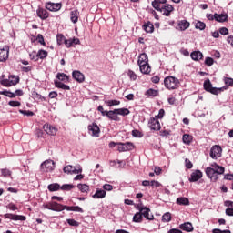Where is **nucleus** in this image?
Segmentation results:
<instances>
[{
	"label": "nucleus",
	"instance_id": "de8ad7c7",
	"mask_svg": "<svg viewBox=\"0 0 233 233\" xmlns=\"http://www.w3.org/2000/svg\"><path fill=\"white\" fill-rule=\"evenodd\" d=\"M224 83L228 87H233V78L231 77H224Z\"/></svg>",
	"mask_w": 233,
	"mask_h": 233
},
{
	"label": "nucleus",
	"instance_id": "aec40b11",
	"mask_svg": "<svg viewBox=\"0 0 233 233\" xmlns=\"http://www.w3.org/2000/svg\"><path fill=\"white\" fill-rule=\"evenodd\" d=\"M211 167L213 171H215L216 175H223L225 173V167L223 166H218V164H216V162H213L211 164Z\"/></svg>",
	"mask_w": 233,
	"mask_h": 233
},
{
	"label": "nucleus",
	"instance_id": "dca6fc26",
	"mask_svg": "<svg viewBox=\"0 0 233 233\" xmlns=\"http://www.w3.org/2000/svg\"><path fill=\"white\" fill-rule=\"evenodd\" d=\"M5 218H9V219H12V220H15V221H17V220H21V221H25L26 220V217L25 216H23V215H14V214H11V213H6L4 215Z\"/></svg>",
	"mask_w": 233,
	"mask_h": 233
},
{
	"label": "nucleus",
	"instance_id": "3c124183",
	"mask_svg": "<svg viewBox=\"0 0 233 233\" xmlns=\"http://www.w3.org/2000/svg\"><path fill=\"white\" fill-rule=\"evenodd\" d=\"M38 59H45L47 56V52L45 50H39L37 53Z\"/></svg>",
	"mask_w": 233,
	"mask_h": 233
},
{
	"label": "nucleus",
	"instance_id": "b1692460",
	"mask_svg": "<svg viewBox=\"0 0 233 233\" xmlns=\"http://www.w3.org/2000/svg\"><path fill=\"white\" fill-rule=\"evenodd\" d=\"M36 14H37L38 17H40V19H42L43 21H45L46 19H47V17H49L48 12L46 9L41 8V7H39L36 10Z\"/></svg>",
	"mask_w": 233,
	"mask_h": 233
},
{
	"label": "nucleus",
	"instance_id": "e2e57ef3",
	"mask_svg": "<svg viewBox=\"0 0 233 233\" xmlns=\"http://www.w3.org/2000/svg\"><path fill=\"white\" fill-rule=\"evenodd\" d=\"M36 40H37L41 45H43V46L46 45V43H45V41H44V37H43L42 35L39 34V35H37V37H36Z\"/></svg>",
	"mask_w": 233,
	"mask_h": 233
},
{
	"label": "nucleus",
	"instance_id": "2f4dec72",
	"mask_svg": "<svg viewBox=\"0 0 233 233\" xmlns=\"http://www.w3.org/2000/svg\"><path fill=\"white\" fill-rule=\"evenodd\" d=\"M121 102L119 100H105V105L107 107L120 106Z\"/></svg>",
	"mask_w": 233,
	"mask_h": 233
},
{
	"label": "nucleus",
	"instance_id": "69168bd1",
	"mask_svg": "<svg viewBox=\"0 0 233 233\" xmlns=\"http://www.w3.org/2000/svg\"><path fill=\"white\" fill-rule=\"evenodd\" d=\"M225 207H227L228 208H233V201H230V200L225 201Z\"/></svg>",
	"mask_w": 233,
	"mask_h": 233
},
{
	"label": "nucleus",
	"instance_id": "5fc2aeb1",
	"mask_svg": "<svg viewBox=\"0 0 233 233\" xmlns=\"http://www.w3.org/2000/svg\"><path fill=\"white\" fill-rule=\"evenodd\" d=\"M103 190L104 191H112L114 187L111 185V184H104L103 187H102Z\"/></svg>",
	"mask_w": 233,
	"mask_h": 233
},
{
	"label": "nucleus",
	"instance_id": "6e6552de",
	"mask_svg": "<svg viewBox=\"0 0 233 233\" xmlns=\"http://www.w3.org/2000/svg\"><path fill=\"white\" fill-rule=\"evenodd\" d=\"M55 168V162L54 160H45L43 164H41V170L43 172L48 173L53 171Z\"/></svg>",
	"mask_w": 233,
	"mask_h": 233
},
{
	"label": "nucleus",
	"instance_id": "f257e3e1",
	"mask_svg": "<svg viewBox=\"0 0 233 233\" xmlns=\"http://www.w3.org/2000/svg\"><path fill=\"white\" fill-rule=\"evenodd\" d=\"M180 81L176 76H167L164 79V86L167 90H177L179 88Z\"/></svg>",
	"mask_w": 233,
	"mask_h": 233
},
{
	"label": "nucleus",
	"instance_id": "09e8293b",
	"mask_svg": "<svg viewBox=\"0 0 233 233\" xmlns=\"http://www.w3.org/2000/svg\"><path fill=\"white\" fill-rule=\"evenodd\" d=\"M66 222H67L70 226H72V227H78V226H80V223H79L78 221L73 219V218H68V219H66Z\"/></svg>",
	"mask_w": 233,
	"mask_h": 233
},
{
	"label": "nucleus",
	"instance_id": "bf43d9fd",
	"mask_svg": "<svg viewBox=\"0 0 233 233\" xmlns=\"http://www.w3.org/2000/svg\"><path fill=\"white\" fill-rule=\"evenodd\" d=\"M73 212H80L81 214H83L84 209L79 206H73Z\"/></svg>",
	"mask_w": 233,
	"mask_h": 233
},
{
	"label": "nucleus",
	"instance_id": "393cba45",
	"mask_svg": "<svg viewBox=\"0 0 233 233\" xmlns=\"http://www.w3.org/2000/svg\"><path fill=\"white\" fill-rule=\"evenodd\" d=\"M55 86L58 89H62V90H65V91H70L71 90V87L70 86L61 82V81H57V80H55Z\"/></svg>",
	"mask_w": 233,
	"mask_h": 233
},
{
	"label": "nucleus",
	"instance_id": "ddd939ff",
	"mask_svg": "<svg viewBox=\"0 0 233 233\" xmlns=\"http://www.w3.org/2000/svg\"><path fill=\"white\" fill-rule=\"evenodd\" d=\"M139 213L141 214L142 217L146 218L147 220L154 219V216L150 214V208L147 207H140Z\"/></svg>",
	"mask_w": 233,
	"mask_h": 233
},
{
	"label": "nucleus",
	"instance_id": "2eb2a0df",
	"mask_svg": "<svg viewBox=\"0 0 233 233\" xmlns=\"http://www.w3.org/2000/svg\"><path fill=\"white\" fill-rule=\"evenodd\" d=\"M72 76L78 83H84L86 79L85 75L79 70H74L72 72Z\"/></svg>",
	"mask_w": 233,
	"mask_h": 233
},
{
	"label": "nucleus",
	"instance_id": "473e14b6",
	"mask_svg": "<svg viewBox=\"0 0 233 233\" xmlns=\"http://www.w3.org/2000/svg\"><path fill=\"white\" fill-rule=\"evenodd\" d=\"M70 15H71L70 19L74 24L78 22L79 17H78V11L77 10L71 11Z\"/></svg>",
	"mask_w": 233,
	"mask_h": 233
},
{
	"label": "nucleus",
	"instance_id": "c9c22d12",
	"mask_svg": "<svg viewBox=\"0 0 233 233\" xmlns=\"http://www.w3.org/2000/svg\"><path fill=\"white\" fill-rule=\"evenodd\" d=\"M140 68V72L144 75H148L151 72V67L149 66V64H144L143 65V69L141 67Z\"/></svg>",
	"mask_w": 233,
	"mask_h": 233
},
{
	"label": "nucleus",
	"instance_id": "680f3d73",
	"mask_svg": "<svg viewBox=\"0 0 233 233\" xmlns=\"http://www.w3.org/2000/svg\"><path fill=\"white\" fill-rule=\"evenodd\" d=\"M206 17L209 20V21H216V14H206Z\"/></svg>",
	"mask_w": 233,
	"mask_h": 233
},
{
	"label": "nucleus",
	"instance_id": "864d4df0",
	"mask_svg": "<svg viewBox=\"0 0 233 233\" xmlns=\"http://www.w3.org/2000/svg\"><path fill=\"white\" fill-rule=\"evenodd\" d=\"M204 64L208 66H212L214 65V59L211 57L205 58Z\"/></svg>",
	"mask_w": 233,
	"mask_h": 233
},
{
	"label": "nucleus",
	"instance_id": "a18cd8bd",
	"mask_svg": "<svg viewBox=\"0 0 233 233\" xmlns=\"http://www.w3.org/2000/svg\"><path fill=\"white\" fill-rule=\"evenodd\" d=\"M56 41H57V44L59 46H61V45L65 44V41H66V38H65V36L63 35L58 34L56 35Z\"/></svg>",
	"mask_w": 233,
	"mask_h": 233
},
{
	"label": "nucleus",
	"instance_id": "0eeeda50",
	"mask_svg": "<svg viewBox=\"0 0 233 233\" xmlns=\"http://www.w3.org/2000/svg\"><path fill=\"white\" fill-rule=\"evenodd\" d=\"M87 129L90 136L94 137H100V127H98L97 124L92 123L91 125L88 126Z\"/></svg>",
	"mask_w": 233,
	"mask_h": 233
},
{
	"label": "nucleus",
	"instance_id": "412c9836",
	"mask_svg": "<svg viewBox=\"0 0 233 233\" xmlns=\"http://www.w3.org/2000/svg\"><path fill=\"white\" fill-rule=\"evenodd\" d=\"M50 210L53 212H63V205L56 202V201H51L50 202Z\"/></svg>",
	"mask_w": 233,
	"mask_h": 233
},
{
	"label": "nucleus",
	"instance_id": "0e129e2a",
	"mask_svg": "<svg viewBox=\"0 0 233 233\" xmlns=\"http://www.w3.org/2000/svg\"><path fill=\"white\" fill-rule=\"evenodd\" d=\"M21 114H24V116H34V113L32 111H26V110H20Z\"/></svg>",
	"mask_w": 233,
	"mask_h": 233
},
{
	"label": "nucleus",
	"instance_id": "e433bc0d",
	"mask_svg": "<svg viewBox=\"0 0 233 233\" xmlns=\"http://www.w3.org/2000/svg\"><path fill=\"white\" fill-rule=\"evenodd\" d=\"M77 188L82 192V193H87L90 189L89 186L86 184H78Z\"/></svg>",
	"mask_w": 233,
	"mask_h": 233
},
{
	"label": "nucleus",
	"instance_id": "f03ea898",
	"mask_svg": "<svg viewBox=\"0 0 233 233\" xmlns=\"http://www.w3.org/2000/svg\"><path fill=\"white\" fill-rule=\"evenodd\" d=\"M203 87L205 91L209 92L215 96H218L221 92H223V87H220V88L213 87L212 83L210 82L209 79H207L204 81Z\"/></svg>",
	"mask_w": 233,
	"mask_h": 233
},
{
	"label": "nucleus",
	"instance_id": "f3484780",
	"mask_svg": "<svg viewBox=\"0 0 233 233\" xmlns=\"http://www.w3.org/2000/svg\"><path fill=\"white\" fill-rule=\"evenodd\" d=\"M203 177V173L200 170H196L191 173L190 177L188 179L189 182H198Z\"/></svg>",
	"mask_w": 233,
	"mask_h": 233
},
{
	"label": "nucleus",
	"instance_id": "c03bdc74",
	"mask_svg": "<svg viewBox=\"0 0 233 233\" xmlns=\"http://www.w3.org/2000/svg\"><path fill=\"white\" fill-rule=\"evenodd\" d=\"M161 3H159V1H157V0H154L153 2H152V6H153V8L155 9V10H157V11H160L161 9H162V7L163 6H161Z\"/></svg>",
	"mask_w": 233,
	"mask_h": 233
},
{
	"label": "nucleus",
	"instance_id": "1a4fd4ad",
	"mask_svg": "<svg viewBox=\"0 0 233 233\" xmlns=\"http://www.w3.org/2000/svg\"><path fill=\"white\" fill-rule=\"evenodd\" d=\"M9 51L10 48L8 46H4L3 47H0V62H5L9 57Z\"/></svg>",
	"mask_w": 233,
	"mask_h": 233
},
{
	"label": "nucleus",
	"instance_id": "f8f14e48",
	"mask_svg": "<svg viewBox=\"0 0 233 233\" xmlns=\"http://www.w3.org/2000/svg\"><path fill=\"white\" fill-rule=\"evenodd\" d=\"M174 10L175 9L172 5L165 4L164 5H162V9H160L159 12H161L163 15H166V17H169Z\"/></svg>",
	"mask_w": 233,
	"mask_h": 233
},
{
	"label": "nucleus",
	"instance_id": "f704fd0d",
	"mask_svg": "<svg viewBox=\"0 0 233 233\" xmlns=\"http://www.w3.org/2000/svg\"><path fill=\"white\" fill-rule=\"evenodd\" d=\"M116 110V116H128L130 114L129 109L127 108H118Z\"/></svg>",
	"mask_w": 233,
	"mask_h": 233
},
{
	"label": "nucleus",
	"instance_id": "423d86ee",
	"mask_svg": "<svg viewBox=\"0 0 233 233\" xmlns=\"http://www.w3.org/2000/svg\"><path fill=\"white\" fill-rule=\"evenodd\" d=\"M148 127L154 131H159L161 129V123L159 119L155 117H151L148 121Z\"/></svg>",
	"mask_w": 233,
	"mask_h": 233
},
{
	"label": "nucleus",
	"instance_id": "338daca9",
	"mask_svg": "<svg viewBox=\"0 0 233 233\" xmlns=\"http://www.w3.org/2000/svg\"><path fill=\"white\" fill-rule=\"evenodd\" d=\"M226 214H227V216H232L233 217V208H228L226 209Z\"/></svg>",
	"mask_w": 233,
	"mask_h": 233
},
{
	"label": "nucleus",
	"instance_id": "7ed1b4c3",
	"mask_svg": "<svg viewBox=\"0 0 233 233\" xmlns=\"http://www.w3.org/2000/svg\"><path fill=\"white\" fill-rule=\"evenodd\" d=\"M83 172L81 166H65L64 173L68 175H79Z\"/></svg>",
	"mask_w": 233,
	"mask_h": 233
},
{
	"label": "nucleus",
	"instance_id": "4468645a",
	"mask_svg": "<svg viewBox=\"0 0 233 233\" xmlns=\"http://www.w3.org/2000/svg\"><path fill=\"white\" fill-rule=\"evenodd\" d=\"M206 176L211 179V181L216 182L218 179V176L215 173V170L212 167H208L205 169Z\"/></svg>",
	"mask_w": 233,
	"mask_h": 233
},
{
	"label": "nucleus",
	"instance_id": "ea45409f",
	"mask_svg": "<svg viewBox=\"0 0 233 233\" xmlns=\"http://www.w3.org/2000/svg\"><path fill=\"white\" fill-rule=\"evenodd\" d=\"M0 95H3V96H5L6 97H9V98H15V93L11 92V91H7V90L1 91Z\"/></svg>",
	"mask_w": 233,
	"mask_h": 233
},
{
	"label": "nucleus",
	"instance_id": "a211bd4d",
	"mask_svg": "<svg viewBox=\"0 0 233 233\" xmlns=\"http://www.w3.org/2000/svg\"><path fill=\"white\" fill-rule=\"evenodd\" d=\"M105 116L107 117V119H110V120H113V121H119L120 120L119 116H117V111L116 109L106 111Z\"/></svg>",
	"mask_w": 233,
	"mask_h": 233
},
{
	"label": "nucleus",
	"instance_id": "37998d69",
	"mask_svg": "<svg viewBox=\"0 0 233 233\" xmlns=\"http://www.w3.org/2000/svg\"><path fill=\"white\" fill-rule=\"evenodd\" d=\"M172 220V214L170 212H167L162 216L163 222H170Z\"/></svg>",
	"mask_w": 233,
	"mask_h": 233
},
{
	"label": "nucleus",
	"instance_id": "bb28decb",
	"mask_svg": "<svg viewBox=\"0 0 233 233\" xmlns=\"http://www.w3.org/2000/svg\"><path fill=\"white\" fill-rule=\"evenodd\" d=\"M215 21H218L219 23H224L228 21V15L227 14H217L215 13Z\"/></svg>",
	"mask_w": 233,
	"mask_h": 233
},
{
	"label": "nucleus",
	"instance_id": "8fccbe9b",
	"mask_svg": "<svg viewBox=\"0 0 233 233\" xmlns=\"http://www.w3.org/2000/svg\"><path fill=\"white\" fill-rule=\"evenodd\" d=\"M73 188H74V185H72V184H64L61 187V189L64 190V191H70Z\"/></svg>",
	"mask_w": 233,
	"mask_h": 233
},
{
	"label": "nucleus",
	"instance_id": "4c0bfd02",
	"mask_svg": "<svg viewBox=\"0 0 233 233\" xmlns=\"http://www.w3.org/2000/svg\"><path fill=\"white\" fill-rule=\"evenodd\" d=\"M157 94H158L157 90L150 88V89L147 90L145 95L148 97H156L157 96Z\"/></svg>",
	"mask_w": 233,
	"mask_h": 233
},
{
	"label": "nucleus",
	"instance_id": "603ef678",
	"mask_svg": "<svg viewBox=\"0 0 233 233\" xmlns=\"http://www.w3.org/2000/svg\"><path fill=\"white\" fill-rule=\"evenodd\" d=\"M8 106L13 108H15V107H19L21 106V103L19 101H9Z\"/></svg>",
	"mask_w": 233,
	"mask_h": 233
},
{
	"label": "nucleus",
	"instance_id": "a19ab883",
	"mask_svg": "<svg viewBox=\"0 0 233 233\" xmlns=\"http://www.w3.org/2000/svg\"><path fill=\"white\" fill-rule=\"evenodd\" d=\"M142 219H143V216H142V214L140 213V211H139V212H137V213L135 214V216L133 217V221H134V222H137V223L142 222Z\"/></svg>",
	"mask_w": 233,
	"mask_h": 233
},
{
	"label": "nucleus",
	"instance_id": "7c9ffc66",
	"mask_svg": "<svg viewBox=\"0 0 233 233\" xmlns=\"http://www.w3.org/2000/svg\"><path fill=\"white\" fill-rule=\"evenodd\" d=\"M177 25L181 31H185L190 26V23L187 22V20H182L178 22Z\"/></svg>",
	"mask_w": 233,
	"mask_h": 233
},
{
	"label": "nucleus",
	"instance_id": "49530a36",
	"mask_svg": "<svg viewBox=\"0 0 233 233\" xmlns=\"http://www.w3.org/2000/svg\"><path fill=\"white\" fill-rule=\"evenodd\" d=\"M195 28L199 30H204L206 28V24L202 21H198L195 24Z\"/></svg>",
	"mask_w": 233,
	"mask_h": 233
},
{
	"label": "nucleus",
	"instance_id": "052dcab7",
	"mask_svg": "<svg viewBox=\"0 0 233 233\" xmlns=\"http://www.w3.org/2000/svg\"><path fill=\"white\" fill-rule=\"evenodd\" d=\"M219 33H220L222 35H228L229 31H228V29L226 28V27H221V28L219 29Z\"/></svg>",
	"mask_w": 233,
	"mask_h": 233
},
{
	"label": "nucleus",
	"instance_id": "9b49d317",
	"mask_svg": "<svg viewBox=\"0 0 233 233\" xmlns=\"http://www.w3.org/2000/svg\"><path fill=\"white\" fill-rule=\"evenodd\" d=\"M61 7H62L61 3L48 2L46 4V9L50 12H58L61 10Z\"/></svg>",
	"mask_w": 233,
	"mask_h": 233
},
{
	"label": "nucleus",
	"instance_id": "c756f323",
	"mask_svg": "<svg viewBox=\"0 0 233 233\" xmlns=\"http://www.w3.org/2000/svg\"><path fill=\"white\" fill-rule=\"evenodd\" d=\"M56 78L64 83H68V81L70 80V77L68 76V75L65 74V73H57L56 75Z\"/></svg>",
	"mask_w": 233,
	"mask_h": 233
},
{
	"label": "nucleus",
	"instance_id": "a878e982",
	"mask_svg": "<svg viewBox=\"0 0 233 233\" xmlns=\"http://www.w3.org/2000/svg\"><path fill=\"white\" fill-rule=\"evenodd\" d=\"M179 228L186 232H192L194 230V227L190 222H185L179 226Z\"/></svg>",
	"mask_w": 233,
	"mask_h": 233
},
{
	"label": "nucleus",
	"instance_id": "39448f33",
	"mask_svg": "<svg viewBox=\"0 0 233 233\" xmlns=\"http://www.w3.org/2000/svg\"><path fill=\"white\" fill-rule=\"evenodd\" d=\"M222 156V148L219 146H213L211 147V151L209 152V157L213 159L217 160L218 158L221 157Z\"/></svg>",
	"mask_w": 233,
	"mask_h": 233
},
{
	"label": "nucleus",
	"instance_id": "58836bf2",
	"mask_svg": "<svg viewBox=\"0 0 233 233\" xmlns=\"http://www.w3.org/2000/svg\"><path fill=\"white\" fill-rule=\"evenodd\" d=\"M61 188V186L57 183H54V184H50L48 185V190L50 192H55V191H57Z\"/></svg>",
	"mask_w": 233,
	"mask_h": 233
},
{
	"label": "nucleus",
	"instance_id": "c85d7f7f",
	"mask_svg": "<svg viewBox=\"0 0 233 233\" xmlns=\"http://www.w3.org/2000/svg\"><path fill=\"white\" fill-rule=\"evenodd\" d=\"M177 204L179 206H189L190 202L187 198L181 197L177 198Z\"/></svg>",
	"mask_w": 233,
	"mask_h": 233
},
{
	"label": "nucleus",
	"instance_id": "4be33fe9",
	"mask_svg": "<svg viewBox=\"0 0 233 233\" xmlns=\"http://www.w3.org/2000/svg\"><path fill=\"white\" fill-rule=\"evenodd\" d=\"M43 128L50 136L56 135L57 129L49 124H45Z\"/></svg>",
	"mask_w": 233,
	"mask_h": 233
},
{
	"label": "nucleus",
	"instance_id": "5701e85b",
	"mask_svg": "<svg viewBox=\"0 0 233 233\" xmlns=\"http://www.w3.org/2000/svg\"><path fill=\"white\" fill-rule=\"evenodd\" d=\"M143 65H148V57L145 53L141 54L138 58V66L141 70H144Z\"/></svg>",
	"mask_w": 233,
	"mask_h": 233
},
{
	"label": "nucleus",
	"instance_id": "cd10ccee",
	"mask_svg": "<svg viewBox=\"0 0 233 233\" xmlns=\"http://www.w3.org/2000/svg\"><path fill=\"white\" fill-rule=\"evenodd\" d=\"M190 57L194 61H199L203 58V54L199 51H195L190 54Z\"/></svg>",
	"mask_w": 233,
	"mask_h": 233
},
{
	"label": "nucleus",
	"instance_id": "13d9d810",
	"mask_svg": "<svg viewBox=\"0 0 233 233\" xmlns=\"http://www.w3.org/2000/svg\"><path fill=\"white\" fill-rule=\"evenodd\" d=\"M30 58L34 61H38V53H36L35 51H33L31 54H30Z\"/></svg>",
	"mask_w": 233,
	"mask_h": 233
},
{
	"label": "nucleus",
	"instance_id": "9d476101",
	"mask_svg": "<svg viewBox=\"0 0 233 233\" xmlns=\"http://www.w3.org/2000/svg\"><path fill=\"white\" fill-rule=\"evenodd\" d=\"M134 149V145L130 142L127 143H118V147H116V150L119 152H127Z\"/></svg>",
	"mask_w": 233,
	"mask_h": 233
},
{
	"label": "nucleus",
	"instance_id": "72a5a7b5",
	"mask_svg": "<svg viewBox=\"0 0 233 233\" xmlns=\"http://www.w3.org/2000/svg\"><path fill=\"white\" fill-rule=\"evenodd\" d=\"M143 29L147 32V33H153L154 31V25L150 23V22H147V24H145L143 25Z\"/></svg>",
	"mask_w": 233,
	"mask_h": 233
},
{
	"label": "nucleus",
	"instance_id": "79ce46f5",
	"mask_svg": "<svg viewBox=\"0 0 233 233\" xmlns=\"http://www.w3.org/2000/svg\"><path fill=\"white\" fill-rule=\"evenodd\" d=\"M182 140L184 144L189 145L192 142V137L187 134H184Z\"/></svg>",
	"mask_w": 233,
	"mask_h": 233
},
{
	"label": "nucleus",
	"instance_id": "20e7f679",
	"mask_svg": "<svg viewBox=\"0 0 233 233\" xmlns=\"http://www.w3.org/2000/svg\"><path fill=\"white\" fill-rule=\"evenodd\" d=\"M19 83V77L15 76H11L8 79L1 80V85L6 87H11L16 86Z\"/></svg>",
	"mask_w": 233,
	"mask_h": 233
},
{
	"label": "nucleus",
	"instance_id": "4d7b16f0",
	"mask_svg": "<svg viewBox=\"0 0 233 233\" xmlns=\"http://www.w3.org/2000/svg\"><path fill=\"white\" fill-rule=\"evenodd\" d=\"M128 76L130 77V79L132 81H136L137 80V75L133 70H129L128 71Z\"/></svg>",
	"mask_w": 233,
	"mask_h": 233
},
{
	"label": "nucleus",
	"instance_id": "774afa93",
	"mask_svg": "<svg viewBox=\"0 0 233 233\" xmlns=\"http://www.w3.org/2000/svg\"><path fill=\"white\" fill-rule=\"evenodd\" d=\"M132 135L135 137H141V133L138 130H133Z\"/></svg>",
	"mask_w": 233,
	"mask_h": 233
},
{
	"label": "nucleus",
	"instance_id": "6e6d98bb",
	"mask_svg": "<svg viewBox=\"0 0 233 233\" xmlns=\"http://www.w3.org/2000/svg\"><path fill=\"white\" fill-rule=\"evenodd\" d=\"M1 174L3 177H6L11 176V171L8 168H3L1 169Z\"/></svg>",
	"mask_w": 233,
	"mask_h": 233
},
{
	"label": "nucleus",
	"instance_id": "6ab92c4d",
	"mask_svg": "<svg viewBox=\"0 0 233 233\" xmlns=\"http://www.w3.org/2000/svg\"><path fill=\"white\" fill-rule=\"evenodd\" d=\"M106 196V191L102 188H96L94 195H92V198L94 199H103Z\"/></svg>",
	"mask_w": 233,
	"mask_h": 233
}]
</instances>
